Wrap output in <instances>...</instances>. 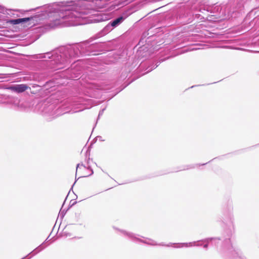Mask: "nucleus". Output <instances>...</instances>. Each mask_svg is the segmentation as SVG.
<instances>
[{
    "mask_svg": "<svg viewBox=\"0 0 259 259\" xmlns=\"http://www.w3.org/2000/svg\"><path fill=\"white\" fill-rule=\"evenodd\" d=\"M7 89L17 93H21L30 89V88L26 84H20L10 86Z\"/></svg>",
    "mask_w": 259,
    "mask_h": 259,
    "instance_id": "nucleus-1",
    "label": "nucleus"
},
{
    "mask_svg": "<svg viewBox=\"0 0 259 259\" xmlns=\"http://www.w3.org/2000/svg\"><path fill=\"white\" fill-rule=\"evenodd\" d=\"M31 18H19L17 19H14L10 21L11 24L16 25L21 23L26 22L29 21Z\"/></svg>",
    "mask_w": 259,
    "mask_h": 259,
    "instance_id": "nucleus-2",
    "label": "nucleus"
},
{
    "mask_svg": "<svg viewBox=\"0 0 259 259\" xmlns=\"http://www.w3.org/2000/svg\"><path fill=\"white\" fill-rule=\"evenodd\" d=\"M122 20V17H119L117 19H116L114 21H113L111 23V26H116L120 22V21Z\"/></svg>",
    "mask_w": 259,
    "mask_h": 259,
    "instance_id": "nucleus-3",
    "label": "nucleus"
}]
</instances>
